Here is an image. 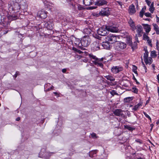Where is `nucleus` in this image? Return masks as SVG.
<instances>
[{
  "label": "nucleus",
  "mask_w": 159,
  "mask_h": 159,
  "mask_svg": "<svg viewBox=\"0 0 159 159\" xmlns=\"http://www.w3.org/2000/svg\"><path fill=\"white\" fill-rule=\"evenodd\" d=\"M20 8L19 3L15 2L12 5L9 4L8 9L10 12L13 11V13H16L19 11Z\"/></svg>",
  "instance_id": "f257e3e1"
},
{
  "label": "nucleus",
  "mask_w": 159,
  "mask_h": 159,
  "mask_svg": "<svg viewBox=\"0 0 159 159\" xmlns=\"http://www.w3.org/2000/svg\"><path fill=\"white\" fill-rule=\"evenodd\" d=\"M119 39V36H116L113 34H110L106 37V40L111 44L117 42Z\"/></svg>",
  "instance_id": "f03ea898"
},
{
  "label": "nucleus",
  "mask_w": 159,
  "mask_h": 159,
  "mask_svg": "<svg viewBox=\"0 0 159 159\" xmlns=\"http://www.w3.org/2000/svg\"><path fill=\"white\" fill-rule=\"evenodd\" d=\"M91 39L89 36H84L81 40V45L84 47H87L90 43Z\"/></svg>",
  "instance_id": "7ed1b4c3"
},
{
  "label": "nucleus",
  "mask_w": 159,
  "mask_h": 159,
  "mask_svg": "<svg viewBox=\"0 0 159 159\" xmlns=\"http://www.w3.org/2000/svg\"><path fill=\"white\" fill-rule=\"evenodd\" d=\"M116 44L115 48L117 51H121L125 49L126 47V44L124 42H118Z\"/></svg>",
  "instance_id": "20e7f679"
},
{
  "label": "nucleus",
  "mask_w": 159,
  "mask_h": 159,
  "mask_svg": "<svg viewBox=\"0 0 159 159\" xmlns=\"http://www.w3.org/2000/svg\"><path fill=\"white\" fill-rule=\"evenodd\" d=\"M106 26H104L99 28L98 30V34L100 35L105 36L107 33Z\"/></svg>",
  "instance_id": "39448f33"
},
{
  "label": "nucleus",
  "mask_w": 159,
  "mask_h": 159,
  "mask_svg": "<svg viewBox=\"0 0 159 159\" xmlns=\"http://www.w3.org/2000/svg\"><path fill=\"white\" fill-rule=\"evenodd\" d=\"M135 30H136V32L137 33V34H136V37H141L143 33V29L142 26L140 25H138L136 26Z\"/></svg>",
  "instance_id": "423d86ee"
},
{
  "label": "nucleus",
  "mask_w": 159,
  "mask_h": 159,
  "mask_svg": "<svg viewBox=\"0 0 159 159\" xmlns=\"http://www.w3.org/2000/svg\"><path fill=\"white\" fill-rule=\"evenodd\" d=\"M47 11L42 10L38 12L37 16L41 19H44L47 16Z\"/></svg>",
  "instance_id": "0eeeda50"
},
{
  "label": "nucleus",
  "mask_w": 159,
  "mask_h": 159,
  "mask_svg": "<svg viewBox=\"0 0 159 159\" xmlns=\"http://www.w3.org/2000/svg\"><path fill=\"white\" fill-rule=\"evenodd\" d=\"M100 46L98 43V41L94 42L91 45L92 49L94 51H97L100 49Z\"/></svg>",
  "instance_id": "6e6552de"
},
{
  "label": "nucleus",
  "mask_w": 159,
  "mask_h": 159,
  "mask_svg": "<svg viewBox=\"0 0 159 159\" xmlns=\"http://www.w3.org/2000/svg\"><path fill=\"white\" fill-rule=\"evenodd\" d=\"M123 70V68L121 66H114L111 69V70L114 74H116Z\"/></svg>",
  "instance_id": "1a4fd4ad"
},
{
  "label": "nucleus",
  "mask_w": 159,
  "mask_h": 159,
  "mask_svg": "<svg viewBox=\"0 0 159 159\" xmlns=\"http://www.w3.org/2000/svg\"><path fill=\"white\" fill-rule=\"evenodd\" d=\"M103 59V58L99 59L97 58L95 60L93 61V62L95 65L100 66L101 67H102L103 65L102 61Z\"/></svg>",
  "instance_id": "9d476101"
},
{
  "label": "nucleus",
  "mask_w": 159,
  "mask_h": 159,
  "mask_svg": "<svg viewBox=\"0 0 159 159\" xmlns=\"http://www.w3.org/2000/svg\"><path fill=\"white\" fill-rule=\"evenodd\" d=\"M109 9V8L108 7L103 8L101 11L99 12V14L102 16H106L108 15L110 13Z\"/></svg>",
  "instance_id": "9b49d317"
},
{
  "label": "nucleus",
  "mask_w": 159,
  "mask_h": 159,
  "mask_svg": "<svg viewBox=\"0 0 159 159\" xmlns=\"http://www.w3.org/2000/svg\"><path fill=\"white\" fill-rule=\"evenodd\" d=\"M106 28L108 31L112 32H117L118 31V29L117 27L113 26H106Z\"/></svg>",
  "instance_id": "f8f14e48"
},
{
  "label": "nucleus",
  "mask_w": 159,
  "mask_h": 159,
  "mask_svg": "<svg viewBox=\"0 0 159 159\" xmlns=\"http://www.w3.org/2000/svg\"><path fill=\"white\" fill-rule=\"evenodd\" d=\"M107 3V1L105 0H99L95 2V5L98 6H101L106 5Z\"/></svg>",
  "instance_id": "ddd939ff"
},
{
  "label": "nucleus",
  "mask_w": 159,
  "mask_h": 159,
  "mask_svg": "<svg viewBox=\"0 0 159 159\" xmlns=\"http://www.w3.org/2000/svg\"><path fill=\"white\" fill-rule=\"evenodd\" d=\"M53 25L52 23L50 21H48L46 22H45L44 24V26L49 30H52L53 28Z\"/></svg>",
  "instance_id": "4468645a"
},
{
  "label": "nucleus",
  "mask_w": 159,
  "mask_h": 159,
  "mask_svg": "<svg viewBox=\"0 0 159 159\" xmlns=\"http://www.w3.org/2000/svg\"><path fill=\"white\" fill-rule=\"evenodd\" d=\"M128 23L131 27L132 30L134 31L136 29V26L134 24V22L132 20L131 18H130L128 21Z\"/></svg>",
  "instance_id": "2eb2a0df"
},
{
  "label": "nucleus",
  "mask_w": 159,
  "mask_h": 159,
  "mask_svg": "<svg viewBox=\"0 0 159 159\" xmlns=\"http://www.w3.org/2000/svg\"><path fill=\"white\" fill-rule=\"evenodd\" d=\"M102 46L104 49H109L110 48V43L107 40L106 42H103Z\"/></svg>",
  "instance_id": "dca6fc26"
},
{
  "label": "nucleus",
  "mask_w": 159,
  "mask_h": 159,
  "mask_svg": "<svg viewBox=\"0 0 159 159\" xmlns=\"http://www.w3.org/2000/svg\"><path fill=\"white\" fill-rule=\"evenodd\" d=\"M126 43L129 46H130L132 48L134 49L135 48V47L133 46L132 45V38L130 36H128L126 38Z\"/></svg>",
  "instance_id": "f3484780"
},
{
  "label": "nucleus",
  "mask_w": 159,
  "mask_h": 159,
  "mask_svg": "<svg viewBox=\"0 0 159 159\" xmlns=\"http://www.w3.org/2000/svg\"><path fill=\"white\" fill-rule=\"evenodd\" d=\"M142 25L143 26L144 29L145 30L146 32L147 33H149L151 30L150 26L146 24H143Z\"/></svg>",
  "instance_id": "a211bd4d"
},
{
  "label": "nucleus",
  "mask_w": 159,
  "mask_h": 159,
  "mask_svg": "<svg viewBox=\"0 0 159 159\" xmlns=\"http://www.w3.org/2000/svg\"><path fill=\"white\" fill-rule=\"evenodd\" d=\"M72 42L76 45L78 46L79 47L81 46L80 44V43H81V41L79 39L75 38L73 40Z\"/></svg>",
  "instance_id": "6ab92c4d"
},
{
  "label": "nucleus",
  "mask_w": 159,
  "mask_h": 159,
  "mask_svg": "<svg viewBox=\"0 0 159 159\" xmlns=\"http://www.w3.org/2000/svg\"><path fill=\"white\" fill-rule=\"evenodd\" d=\"M122 111L120 109H117L113 111V113L116 116H119L122 115Z\"/></svg>",
  "instance_id": "aec40b11"
},
{
  "label": "nucleus",
  "mask_w": 159,
  "mask_h": 159,
  "mask_svg": "<svg viewBox=\"0 0 159 159\" xmlns=\"http://www.w3.org/2000/svg\"><path fill=\"white\" fill-rule=\"evenodd\" d=\"M135 12V6L133 5H131L129 9V12L131 14H134Z\"/></svg>",
  "instance_id": "412c9836"
},
{
  "label": "nucleus",
  "mask_w": 159,
  "mask_h": 159,
  "mask_svg": "<svg viewBox=\"0 0 159 159\" xmlns=\"http://www.w3.org/2000/svg\"><path fill=\"white\" fill-rule=\"evenodd\" d=\"M93 3V0H84L83 3L86 6H89Z\"/></svg>",
  "instance_id": "4be33fe9"
},
{
  "label": "nucleus",
  "mask_w": 159,
  "mask_h": 159,
  "mask_svg": "<svg viewBox=\"0 0 159 159\" xmlns=\"http://www.w3.org/2000/svg\"><path fill=\"white\" fill-rule=\"evenodd\" d=\"M152 58L150 57L146 59V61L145 60L144 61L146 65L148 64L149 65H150L152 63Z\"/></svg>",
  "instance_id": "5701e85b"
},
{
  "label": "nucleus",
  "mask_w": 159,
  "mask_h": 159,
  "mask_svg": "<svg viewBox=\"0 0 159 159\" xmlns=\"http://www.w3.org/2000/svg\"><path fill=\"white\" fill-rule=\"evenodd\" d=\"M142 103L140 102L137 105H135L133 108V110L135 111L139 109V108L142 106Z\"/></svg>",
  "instance_id": "b1692460"
},
{
  "label": "nucleus",
  "mask_w": 159,
  "mask_h": 159,
  "mask_svg": "<svg viewBox=\"0 0 159 159\" xmlns=\"http://www.w3.org/2000/svg\"><path fill=\"white\" fill-rule=\"evenodd\" d=\"M8 19L10 20H14L17 19V16L15 15H9L7 16Z\"/></svg>",
  "instance_id": "393cba45"
},
{
  "label": "nucleus",
  "mask_w": 159,
  "mask_h": 159,
  "mask_svg": "<svg viewBox=\"0 0 159 159\" xmlns=\"http://www.w3.org/2000/svg\"><path fill=\"white\" fill-rule=\"evenodd\" d=\"M148 57V52L147 49H145V52L143 55L144 61H146V59Z\"/></svg>",
  "instance_id": "a878e982"
},
{
  "label": "nucleus",
  "mask_w": 159,
  "mask_h": 159,
  "mask_svg": "<svg viewBox=\"0 0 159 159\" xmlns=\"http://www.w3.org/2000/svg\"><path fill=\"white\" fill-rule=\"evenodd\" d=\"M105 77L107 80L111 81H114L115 80V78L113 76L110 75H106Z\"/></svg>",
  "instance_id": "bb28decb"
},
{
  "label": "nucleus",
  "mask_w": 159,
  "mask_h": 159,
  "mask_svg": "<svg viewBox=\"0 0 159 159\" xmlns=\"http://www.w3.org/2000/svg\"><path fill=\"white\" fill-rule=\"evenodd\" d=\"M150 56L152 58H155L157 56L156 52L155 51H151L150 53Z\"/></svg>",
  "instance_id": "cd10ccee"
},
{
  "label": "nucleus",
  "mask_w": 159,
  "mask_h": 159,
  "mask_svg": "<svg viewBox=\"0 0 159 159\" xmlns=\"http://www.w3.org/2000/svg\"><path fill=\"white\" fill-rule=\"evenodd\" d=\"M91 30L89 28H85L83 30V32L87 34H89L91 33Z\"/></svg>",
  "instance_id": "c85d7f7f"
},
{
  "label": "nucleus",
  "mask_w": 159,
  "mask_h": 159,
  "mask_svg": "<svg viewBox=\"0 0 159 159\" xmlns=\"http://www.w3.org/2000/svg\"><path fill=\"white\" fill-rule=\"evenodd\" d=\"M153 25L154 27V29L156 30V33L157 34H159V30L158 26L155 24H153Z\"/></svg>",
  "instance_id": "c756f323"
},
{
  "label": "nucleus",
  "mask_w": 159,
  "mask_h": 159,
  "mask_svg": "<svg viewBox=\"0 0 159 159\" xmlns=\"http://www.w3.org/2000/svg\"><path fill=\"white\" fill-rule=\"evenodd\" d=\"M153 2H152L151 4V5H150V8H149V11L151 12V13H152L153 12V11L154 10V8L153 7Z\"/></svg>",
  "instance_id": "7c9ffc66"
},
{
  "label": "nucleus",
  "mask_w": 159,
  "mask_h": 159,
  "mask_svg": "<svg viewBox=\"0 0 159 159\" xmlns=\"http://www.w3.org/2000/svg\"><path fill=\"white\" fill-rule=\"evenodd\" d=\"M88 56L90 59L94 60H95L97 58L95 56L92 54H89Z\"/></svg>",
  "instance_id": "2f4dec72"
},
{
  "label": "nucleus",
  "mask_w": 159,
  "mask_h": 159,
  "mask_svg": "<svg viewBox=\"0 0 159 159\" xmlns=\"http://www.w3.org/2000/svg\"><path fill=\"white\" fill-rule=\"evenodd\" d=\"M132 100V97H128L124 99V101L125 102H128Z\"/></svg>",
  "instance_id": "473e14b6"
},
{
  "label": "nucleus",
  "mask_w": 159,
  "mask_h": 159,
  "mask_svg": "<svg viewBox=\"0 0 159 159\" xmlns=\"http://www.w3.org/2000/svg\"><path fill=\"white\" fill-rule=\"evenodd\" d=\"M137 67L135 66H133V72L136 75H138L137 72Z\"/></svg>",
  "instance_id": "72a5a7b5"
},
{
  "label": "nucleus",
  "mask_w": 159,
  "mask_h": 159,
  "mask_svg": "<svg viewBox=\"0 0 159 159\" xmlns=\"http://www.w3.org/2000/svg\"><path fill=\"white\" fill-rule=\"evenodd\" d=\"M143 39L144 40H147L149 38L148 36L145 33L143 34Z\"/></svg>",
  "instance_id": "f704fd0d"
},
{
  "label": "nucleus",
  "mask_w": 159,
  "mask_h": 159,
  "mask_svg": "<svg viewBox=\"0 0 159 159\" xmlns=\"http://www.w3.org/2000/svg\"><path fill=\"white\" fill-rule=\"evenodd\" d=\"M73 49L75 52H77L80 54H81L82 53L81 51H80L78 49H77L75 48H73Z\"/></svg>",
  "instance_id": "c9c22d12"
},
{
  "label": "nucleus",
  "mask_w": 159,
  "mask_h": 159,
  "mask_svg": "<svg viewBox=\"0 0 159 159\" xmlns=\"http://www.w3.org/2000/svg\"><path fill=\"white\" fill-rule=\"evenodd\" d=\"M147 40L148 44L151 47H152V44L151 43V40L149 38Z\"/></svg>",
  "instance_id": "e433bc0d"
},
{
  "label": "nucleus",
  "mask_w": 159,
  "mask_h": 159,
  "mask_svg": "<svg viewBox=\"0 0 159 159\" xmlns=\"http://www.w3.org/2000/svg\"><path fill=\"white\" fill-rule=\"evenodd\" d=\"M133 92L134 93H137L138 92V89L136 88H132Z\"/></svg>",
  "instance_id": "4c0bfd02"
},
{
  "label": "nucleus",
  "mask_w": 159,
  "mask_h": 159,
  "mask_svg": "<svg viewBox=\"0 0 159 159\" xmlns=\"http://www.w3.org/2000/svg\"><path fill=\"white\" fill-rule=\"evenodd\" d=\"M125 128L128 129L129 130H132L134 129L133 128L131 127L130 126H126L125 127Z\"/></svg>",
  "instance_id": "58836bf2"
},
{
  "label": "nucleus",
  "mask_w": 159,
  "mask_h": 159,
  "mask_svg": "<svg viewBox=\"0 0 159 159\" xmlns=\"http://www.w3.org/2000/svg\"><path fill=\"white\" fill-rule=\"evenodd\" d=\"M144 115L147 118H148L150 120H151V118L150 117V116L148 114H147L146 112H144Z\"/></svg>",
  "instance_id": "ea45409f"
},
{
  "label": "nucleus",
  "mask_w": 159,
  "mask_h": 159,
  "mask_svg": "<svg viewBox=\"0 0 159 159\" xmlns=\"http://www.w3.org/2000/svg\"><path fill=\"white\" fill-rule=\"evenodd\" d=\"M151 0H145L148 6H150L151 4Z\"/></svg>",
  "instance_id": "a19ab883"
},
{
  "label": "nucleus",
  "mask_w": 159,
  "mask_h": 159,
  "mask_svg": "<svg viewBox=\"0 0 159 159\" xmlns=\"http://www.w3.org/2000/svg\"><path fill=\"white\" fill-rule=\"evenodd\" d=\"M145 15L147 17H150L151 16V14L149 12H147L145 13Z\"/></svg>",
  "instance_id": "79ce46f5"
},
{
  "label": "nucleus",
  "mask_w": 159,
  "mask_h": 159,
  "mask_svg": "<svg viewBox=\"0 0 159 159\" xmlns=\"http://www.w3.org/2000/svg\"><path fill=\"white\" fill-rule=\"evenodd\" d=\"M135 141L139 143V144H141L142 142L141 140L140 139H136Z\"/></svg>",
  "instance_id": "37998d69"
},
{
  "label": "nucleus",
  "mask_w": 159,
  "mask_h": 159,
  "mask_svg": "<svg viewBox=\"0 0 159 159\" xmlns=\"http://www.w3.org/2000/svg\"><path fill=\"white\" fill-rule=\"evenodd\" d=\"M116 4H119V5L120 6H121L122 5V2L120 1H117Z\"/></svg>",
  "instance_id": "c03bdc74"
},
{
  "label": "nucleus",
  "mask_w": 159,
  "mask_h": 159,
  "mask_svg": "<svg viewBox=\"0 0 159 159\" xmlns=\"http://www.w3.org/2000/svg\"><path fill=\"white\" fill-rule=\"evenodd\" d=\"M143 11H141L140 12V16L141 17H142L143 15Z\"/></svg>",
  "instance_id": "a18cd8bd"
},
{
  "label": "nucleus",
  "mask_w": 159,
  "mask_h": 159,
  "mask_svg": "<svg viewBox=\"0 0 159 159\" xmlns=\"http://www.w3.org/2000/svg\"><path fill=\"white\" fill-rule=\"evenodd\" d=\"M92 137L93 138H95L96 137V134L94 133H93L91 134Z\"/></svg>",
  "instance_id": "49530a36"
},
{
  "label": "nucleus",
  "mask_w": 159,
  "mask_h": 159,
  "mask_svg": "<svg viewBox=\"0 0 159 159\" xmlns=\"http://www.w3.org/2000/svg\"><path fill=\"white\" fill-rule=\"evenodd\" d=\"M53 87L52 86H51L50 88H48L47 89V90L48 91H49L51 90V89H53Z\"/></svg>",
  "instance_id": "de8ad7c7"
},
{
  "label": "nucleus",
  "mask_w": 159,
  "mask_h": 159,
  "mask_svg": "<svg viewBox=\"0 0 159 159\" xmlns=\"http://www.w3.org/2000/svg\"><path fill=\"white\" fill-rule=\"evenodd\" d=\"M62 71L63 73H65L66 71V69H62Z\"/></svg>",
  "instance_id": "09e8293b"
},
{
  "label": "nucleus",
  "mask_w": 159,
  "mask_h": 159,
  "mask_svg": "<svg viewBox=\"0 0 159 159\" xmlns=\"http://www.w3.org/2000/svg\"><path fill=\"white\" fill-rule=\"evenodd\" d=\"M142 63H143V67H144V69H145V72H146V70L147 69V68H146V67L145 66L144 64V63H143V62Z\"/></svg>",
  "instance_id": "8fccbe9b"
},
{
  "label": "nucleus",
  "mask_w": 159,
  "mask_h": 159,
  "mask_svg": "<svg viewBox=\"0 0 159 159\" xmlns=\"http://www.w3.org/2000/svg\"><path fill=\"white\" fill-rule=\"evenodd\" d=\"M157 79L158 80V83H159V74L157 76Z\"/></svg>",
  "instance_id": "3c124183"
},
{
  "label": "nucleus",
  "mask_w": 159,
  "mask_h": 159,
  "mask_svg": "<svg viewBox=\"0 0 159 159\" xmlns=\"http://www.w3.org/2000/svg\"><path fill=\"white\" fill-rule=\"evenodd\" d=\"M157 21L158 22L159 21V18L157 16Z\"/></svg>",
  "instance_id": "603ef678"
},
{
  "label": "nucleus",
  "mask_w": 159,
  "mask_h": 159,
  "mask_svg": "<svg viewBox=\"0 0 159 159\" xmlns=\"http://www.w3.org/2000/svg\"><path fill=\"white\" fill-rule=\"evenodd\" d=\"M20 120V117H18L16 119V121H19V120Z\"/></svg>",
  "instance_id": "864d4df0"
},
{
  "label": "nucleus",
  "mask_w": 159,
  "mask_h": 159,
  "mask_svg": "<svg viewBox=\"0 0 159 159\" xmlns=\"http://www.w3.org/2000/svg\"><path fill=\"white\" fill-rule=\"evenodd\" d=\"M50 85V84H48L45 85V88L47 86H48L49 85Z\"/></svg>",
  "instance_id": "5fc2aeb1"
},
{
  "label": "nucleus",
  "mask_w": 159,
  "mask_h": 159,
  "mask_svg": "<svg viewBox=\"0 0 159 159\" xmlns=\"http://www.w3.org/2000/svg\"><path fill=\"white\" fill-rule=\"evenodd\" d=\"M53 93L54 94H55L56 95H58V93L56 92H54Z\"/></svg>",
  "instance_id": "6e6d98bb"
},
{
  "label": "nucleus",
  "mask_w": 159,
  "mask_h": 159,
  "mask_svg": "<svg viewBox=\"0 0 159 159\" xmlns=\"http://www.w3.org/2000/svg\"><path fill=\"white\" fill-rule=\"evenodd\" d=\"M89 8H90V9H93L95 8L94 7H90Z\"/></svg>",
  "instance_id": "4d7b16f0"
},
{
  "label": "nucleus",
  "mask_w": 159,
  "mask_h": 159,
  "mask_svg": "<svg viewBox=\"0 0 159 159\" xmlns=\"http://www.w3.org/2000/svg\"><path fill=\"white\" fill-rule=\"evenodd\" d=\"M152 66L154 69H155V66L154 64L152 65Z\"/></svg>",
  "instance_id": "13d9d810"
},
{
  "label": "nucleus",
  "mask_w": 159,
  "mask_h": 159,
  "mask_svg": "<svg viewBox=\"0 0 159 159\" xmlns=\"http://www.w3.org/2000/svg\"><path fill=\"white\" fill-rule=\"evenodd\" d=\"M136 83L137 84H139V83L137 81V80H136V81H135Z\"/></svg>",
  "instance_id": "bf43d9fd"
},
{
  "label": "nucleus",
  "mask_w": 159,
  "mask_h": 159,
  "mask_svg": "<svg viewBox=\"0 0 159 159\" xmlns=\"http://www.w3.org/2000/svg\"><path fill=\"white\" fill-rule=\"evenodd\" d=\"M95 14L96 15H94V16H98V14Z\"/></svg>",
  "instance_id": "052dcab7"
},
{
  "label": "nucleus",
  "mask_w": 159,
  "mask_h": 159,
  "mask_svg": "<svg viewBox=\"0 0 159 159\" xmlns=\"http://www.w3.org/2000/svg\"><path fill=\"white\" fill-rule=\"evenodd\" d=\"M95 14L96 15H94V16H98V14Z\"/></svg>",
  "instance_id": "680f3d73"
},
{
  "label": "nucleus",
  "mask_w": 159,
  "mask_h": 159,
  "mask_svg": "<svg viewBox=\"0 0 159 159\" xmlns=\"http://www.w3.org/2000/svg\"><path fill=\"white\" fill-rule=\"evenodd\" d=\"M112 93H113L114 94H115V93H115V92L114 91H113V92H112L111 93V94H112Z\"/></svg>",
  "instance_id": "e2e57ef3"
},
{
  "label": "nucleus",
  "mask_w": 159,
  "mask_h": 159,
  "mask_svg": "<svg viewBox=\"0 0 159 159\" xmlns=\"http://www.w3.org/2000/svg\"><path fill=\"white\" fill-rule=\"evenodd\" d=\"M66 0L68 2L71 1V0Z\"/></svg>",
  "instance_id": "0e129e2a"
},
{
  "label": "nucleus",
  "mask_w": 159,
  "mask_h": 159,
  "mask_svg": "<svg viewBox=\"0 0 159 159\" xmlns=\"http://www.w3.org/2000/svg\"><path fill=\"white\" fill-rule=\"evenodd\" d=\"M7 32H8V31H7V32H6V33H4V34H7Z\"/></svg>",
  "instance_id": "69168bd1"
},
{
  "label": "nucleus",
  "mask_w": 159,
  "mask_h": 159,
  "mask_svg": "<svg viewBox=\"0 0 159 159\" xmlns=\"http://www.w3.org/2000/svg\"><path fill=\"white\" fill-rule=\"evenodd\" d=\"M2 6V3H1V4L0 5V6Z\"/></svg>",
  "instance_id": "338daca9"
},
{
  "label": "nucleus",
  "mask_w": 159,
  "mask_h": 159,
  "mask_svg": "<svg viewBox=\"0 0 159 159\" xmlns=\"http://www.w3.org/2000/svg\"><path fill=\"white\" fill-rule=\"evenodd\" d=\"M134 79L135 80V81H136V79L135 78H134Z\"/></svg>",
  "instance_id": "774afa93"
}]
</instances>
